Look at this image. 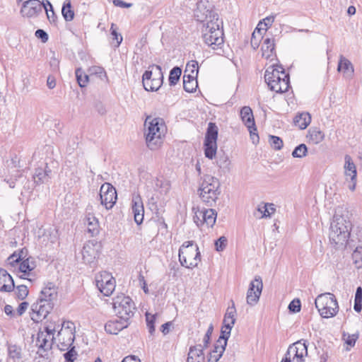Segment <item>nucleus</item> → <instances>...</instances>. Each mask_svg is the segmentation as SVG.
Returning a JSON list of instances; mask_svg holds the SVG:
<instances>
[{
    "label": "nucleus",
    "instance_id": "f257e3e1",
    "mask_svg": "<svg viewBox=\"0 0 362 362\" xmlns=\"http://www.w3.org/2000/svg\"><path fill=\"white\" fill-rule=\"evenodd\" d=\"M57 298V288L52 283H48L41 291L38 300L32 305L31 319L36 322L42 321L51 312Z\"/></svg>",
    "mask_w": 362,
    "mask_h": 362
},
{
    "label": "nucleus",
    "instance_id": "f03ea898",
    "mask_svg": "<svg viewBox=\"0 0 362 362\" xmlns=\"http://www.w3.org/2000/svg\"><path fill=\"white\" fill-rule=\"evenodd\" d=\"M144 135L147 147L152 151L158 149L163 142L167 127L163 119L147 117L144 122Z\"/></svg>",
    "mask_w": 362,
    "mask_h": 362
},
{
    "label": "nucleus",
    "instance_id": "7ed1b4c3",
    "mask_svg": "<svg viewBox=\"0 0 362 362\" xmlns=\"http://www.w3.org/2000/svg\"><path fill=\"white\" fill-rule=\"evenodd\" d=\"M264 79L270 90L277 93H285L290 87L289 75L280 65L269 66L265 71Z\"/></svg>",
    "mask_w": 362,
    "mask_h": 362
},
{
    "label": "nucleus",
    "instance_id": "20e7f679",
    "mask_svg": "<svg viewBox=\"0 0 362 362\" xmlns=\"http://www.w3.org/2000/svg\"><path fill=\"white\" fill-rule=\"evenodd\" d=\"M219 180L211 175H204L199 180L198 192L200 199L209 206H213L221 194Z\"/></svg>",
    "mask_w": 362,
    "mask_h": 362
},
{
    "label": "nucleus",
    "instance_id": "39448f33",
    "mask_svg": "<svg viewBox=\"0 0 362 362\" xmlns=\"http://www.w3.org/2000/svg\"><path fill=\"white\" fill-rule=\"evenodd\" d=\"M351 224L341 216L335 215L330 226L329 241L336 247L346 245L350 236Z\"/></svg>",
    "mask_w": 362,
    "mask_h": 362
},
{
    "label": "nucleus",
    "instance_id": "423d86ee",
    "mask_svg": "<svg viewBox=\"0 0 362 362\" xmlns=\"http://www.w3.org/2000/svg\"><path fill=\"white\" fill-rule=\"evenodd\" d=\"M178 257L180 264L191 269L197 267L201 261L199 247L192 240L186 241L181 245Z\"/></svg>",
    "mask_w": 362,
    "mask_h": 362
},
{
    "label": "nucleus",
    "instance_id": "0eeeda50",
    "mask_svg": "<svg viewBox=\"0 0 362 362\" xmlns=\"http://www.w3.org/2000/svg\"><path fill=\"white\" fill-rule=\"evenodd\" d=\"M221 22L218 20L203 25L202 39L206 45L213 49L219 48L223 43V32L220 28Z\"/></svg>",
    "mask_w": 362,
    "mask_h": 362
},
{
    "label": "nucleus",
    "instance_id": "6e6552de",
    "mask_svg": "<svg viewBox=\"0 0 362 362\" xmlns=\"http://www.w3.org/2000/svg\"><path fill=\"white\" fill-rule=\"evenodd\" d=\"M315 307L324 318L332 317L339 311V305L334 295L326 293L319 295L315 301Z\"/></svg>",
    "mask_w": 362,
    "mask_h": 362
},
{
    "label": "nucleus",
    "instance_id": "1a4fd4ad",
    "mask_svg": "<svg viewBox=\"0 0 362 362\" xmlns=\"http://www.w3.org/2000/svg\"><path fill=\"white\" fill-rule=\"evenodd\" d=\"M163 74L161 66L159 65H151L142 76L144 88L147 91H156L162 86Z\"/></svg>",
    "mask_w": 362,
    "mask_h": 362
},
{
    "label": "nucleus",
    "instance_id": "9d476101",
    "mask_svg": "<svg viewBox=\"0 0 362 362\" xmlns=\"http://www.w3.org/2000/svg\"><path fill=\"white\" fill-rule=\"evenodd\" d=\"M112 300L113 309L117 317L129 321L136 309L133 300L124 294L117 296Z\"/></svg>",
    "mask_w": 362,
    "mask_h": 362
},
{
    "label": "nucleus",
    "instance_id": "9b49d317",
    "mask_svg": "<svg viewBox=\"0 0 362 362\" xmlns=\"http://www.w3.org/2000/svg\"><path fill=\"white\" fill-rule=\"evenodd\" d=\"M194 18L204 24L218 21V14L213 10L212 5L206 1H199L194 11Z\"/></svg>",
    "mask_w": 362,
    "mask_h": 362
},
{
    "label": "nucleus",
    "instance_id": "f8f14e48",
    "mask_svg": "<svg viewBox=\"0 0 362 362\" xmlns=\"http://www.w3.org/2000/svg\"><path fill=\"white\" fill-rule=\"evenodd\" d=\"M218 130L215 123H209L204 141V150L205 156L211 160L215 157L217 151Z\"/></svg>",
    "mask_w": 362,
    "mask_h": 362
},
{
    "label": "nucleus",
    "instance_id": "ddd939ff",
    "mask_svg": "<svg viewBox=\"0 0 362 362\" xmlns=\"http://www.w3.org/2000/svg\"><path fill=\"white\" fill-rule=\"evenodd\" d=\"M305 341L300 340L290 346L281 362H303L308 355Z\"/></svg>",
    "mask_w": 362,
    "mask_h": 362
},
{
    "label": "nucleus",
    "instance_id": "4468645a",
    "mask_svg": "<svg viewBox=\"0 0 362 362\" xmlns=\"http://www.w3.org/2000/svg\"><path fill=\"white\" fill-rule=\"evenodd\" d=\"M74 325L73 322H67L62 324V327L58 332V347L61 351H66L73 346L75 339Z\"/></svg>",
    "mask_w": 362,
    "mask_h": 362
},
{
    "label": "nucleus",
    "instance_id": "2eb2a0df",
    "mask_svg": "<svg viewBox=\"0 0 362 362\" xmlns=\"http://www.w3.org/2000/svg\"><path fill=\"white\" fill-rule=\"evenodd\" d=\"M240 114L243 122L248 129L252 143L255 144H257L259 137L257 134L252 109L249 106H244L241 108Z\"/></svg>",
    "mask_w": 362,
    "mask_h": 362
},
{
    "label": "nucleus",
    "instance_id": "dca6fc26",
    "mask_svg": "<svg viewBox=\"0 0 362 362\" xmlns=\"http://www.w3.org/2000/svg\"><path fill=\"white\" fill-rule=\"evenodd\" d=\"M96 286L105 296H110L115 288V280L110 273L103 272L95 277Z\"/></svg>",
    "mask_w": 362,
    "mask_h": 362
},
{
    "label": "nucleus",
    "instance_id": "f3484780",
    "mask_svg": "<svg viewBox=\"0 0 362 362\" xmlns=\"http://www.w3.org/2000/svg\"><path fill=\"white\" fill-rule=\"evenodd\" d=\"M100 203L106 209H111L116 203L117 195L115 188L108 182H105L100 189Z\"/></svg>",
    "mask_w": 362,
    "mask_h": 362
},
{
    "label": "nucleus",
    "instance_id": "a211bd4d",
    "mask_svg": "<svg viewBox=\"0 0 362 362\" xmlns=\"http://www.w3.org/2000/svg\"><path fill=\"white\" fill-rule=\"evenodd\" d=\"M231 305L229 306L224 315L223 326L221 327V334L220 339L227 341L230 335L231 329L235 322L236 309L233 300H231Z\"/></svg>",
    "mask_w": 362,
    "mask_h": 362
},
{
    "label": "nucleus",
    "instance_id": "6ab92c4d",
    "mask_svg": "<svg viewBox=\"0 0 362 362\" xmlns=\"http://www.w3.org/2000/svg\"><path fill=\"white\" fill-rule=\"evenodd\" d=\"M44 6V0H27L23 2L20 13L24 18H36L42 12Z\"/></svg>",
    "mask_w": 362,
    "mask_h": 362
},
{
    "label": "nucleus",
    "instance_id": "aec40b11",
    "mask_svg": "<svg viewBox=\"0 0 362 362\" xmlns=\"http://www.w3.org/2000/svg\"><path fill=\"white\" fill-rule=\"evenodd\" d=\"M216 217L217 213L216 210L213 209H202L195 212L194 220L197 226H206L207 228H211L216 223Z\"/></svg>",
    "mask_w": 362,
    "mask_h": 362
},
{
    "label": "nucleus",
    "instance_id": "412c9836",
    "mask_svg": "<svg viewBox=\"0 0 362 362\" xmlns=\"http://www.w3.org/2000/svg\"><path fill=\"white\" fill-rule=\"evenodd\" d=\"M344 174L347 187L351 191H354L356 185L357 171L356 165L349 155L344 157Z\"/></svg>",
    "mask_w": 362,
    "mask_h": 362
},
{
    "label": "nucleus",
    "instance_id": "4be33fe9",
    "mask_svg": "<svg viewBox=\"0 0 362 362\" xmlns=\"http://www.w3.org/2000/svg\"><path fill=\"white\" fill-rule=\"evenodd\" d=\"M263 283L259 276H256L250 285L247 292V303L251 306L256 305L262 293Z\"/></svg>",
    "mask_w": 362,
    "mask_h": 362
},
{
    "label": "nucleus",
    "instance_id": "5701e85b",
    "mask_svg": "<svg viewBox=\"0 0 362 362\" xmlns=\"http://www.w3.org/2000/svg\"><path fill=\"white\" fill-rule=\"evenodd\" d=\"M101 245L95 240L86 242L82 250L83 260L86 264H92L98 257Z\"/></svg>",
    "mask_w": 362,
    "mask_h": 362
},
{
    "label": "nucleus",
    "instance_id": "b1692460",
    "mask_svg": "<svg viewBox=\"0 0 362 362\" xmlns=\"http://www.w3.org/2000/svg\"><path fill=\"white\" fill-rule=\"evenodd\" d=\"M54 332L55 329L49 327H46L45 331L38 332L36 341L37 346L43 350L50 349L53 343Z\"/></svg>",
    "mask_w": 362,
    "mask_h": 362
},
{
    "label": "nucleus",
    "instance_id": "393cba45",
    "mask_svg": "<svg viewBox=\"0 0 362 362\" xmlns=\"http://www.w3.org/2000/svg\"><path fill=\"white\" fill-rule=\"evenodd\" d=\"M36 265L33 260L30 258L22 261L19 264V272L22 273L20 277L24 279H27L32 282L37 278V275L33 272Z\"/></svg>",
    "mask_w": 362,
    "mask_h": 362
},
{
    "label": "nucleus",
    "instance_id": "a878e982",
    "mask_svg": "<svg viewBox=\"0 0 362 362\" xmlns=\"http://www.w3.org/2000/svg\"><path fill=\"white\" fill-rule=\"evenodd\" d=\"M132 211L135 222L139 225L143 222L144 208L142 199L139 194H134L132 200Z\"/></svg>",
    "mask_w": 362,
    "mask_h": 362
},
{
    "label": "nucleus",
    "instance_id": "bb28decb",
    "mask_svg": "<svg viewBox=\"0 0 362 362\" xmlns=\"http://www.w3.org/2000/svg\"><path fill=\"white\" fill-rule=\"evenodd\" d=\"M129 326V321L123 318H115L107 321L105 325V330L109 334H117L120 331Z\"/></svg>",
    "mask_w": 362,
    "mask_h": 362
},
{
    "label": "nucleus",
    "instance_id": "cd10ccee",
    "mask_svg": "<svg viewBox=\"0 0 362 362\" xmlns=\"http://www.w3.org/2000/svg\"><path fill=\"white\" fill-rule=\"evenodd\" d=\"M226 344L227 341L219 338L214 344V349L209 354L207 358L208 362H218L225 351Z\"/></svg>",
    "mask_w": 362,
    "mask_h": 362
},
{
    "label": "nucleus",
    "instance_id": "c85d7f7f",
    "mask_svg": "<svg viewBox=\"0 0 362 362\" xmlns=\"http://www.w3.org/2000/svg\"><path fill=\"white\" fill-rule=\"evenodd\" d=\"M14 288V281L11 276L3 269H0V291L11 292Z\"/></svg>",
    "mask_w": 362,
    "mask_h": 362
},
{
    "label": "nucleus",
    "instance_id": "c756f323",
    "mask_svg": "<svg viewBox=\"0 0 362 362\" xmlns=\"http://www.w3.org/2000/svg\"><path fill=\"white\" fill-rule=\"evenodd\" d=\"M262 55L267 59L273 61L276 58L274 41L270 38H266L262 46Z\"/></svg>",
    "mask_w": 362,
    "mask_h": 362
},
{
    "label": "nucleus",
    "instance_id": "7c9ffc66",
    "mask_svg": "<svg viewBox=\"0 0 362 362\" xmlns=\"http://www.w3.org/2000/svg\"><path fill=\"white\" fill-rule=\"evenodd\" d=\"M337 71L342 72L344 77L351 78L354 75V69L351 62L343 55H340L337 66Z\"/></svg>",
    "mask_w": 362,
    "mask_h": 362
},
{
    "label": "nucleus",
    "instance_id": "2f4dec72",
    "mask_svg": "<svg viewBox=\"0 0 362 362\" xmlns=\"http://www.w3.org/2000/svg\"><path fill=\"white\" fill-rule=\"evenodd\" d=\"M201 344L192 346L189 348L187 362H204V354Z\"/></svg>",
    "mask_w": 362,
    "mask_h": 362
},
{
    "label": "nucleus",
    "instance_id": "473e14b6",
    "mask_svg": "<svg viewBox=\"0 0 362 362\" xmlns=\"http://www.w3.org/2000/svg\"><path fill=\"white\" fill-rule=\"evenodd\" d=\"M84 223L87 226L88 233L91 236H95L99 233V222L93 214L88 213L86 214Z\"/></svg>",
    "mask_w": 362,
    "mask_h": 362
},
{
    "label": "nucleus",
    "instance_id": "72a5a7b5",
    "mask_svg": "<svg viewBox=\"0 0 362 362\" xmlns=\"http://www.w3.org/2000/svg\"><path fill=\"white\" fill-rule=\"evenodd\" d=\"M325 133L318 127H311L308 129L306 138L312 144H319L325 139Z\"/></svg>",
    "mask_w": 362,
    "mask_h": 362
},
{
    "label": "nucleus",
    "instance_id": "f704fd0d",
    "mask_svg": "<svg viewBox=\"0 0 362 362\" xmlns=\"http://www.w3.org/2000/svg\"><path fill=\"white\" fill-rule=\"evenodd\" d=\"M293 122L300 129H305L311 122V116L308 112L300 113L294 117Z\"/></svg>",
    "mask_w": 362,
    "mask_h": 362
},
{
    "label": "nucleus",
    "instance_id": "c9c22d12",
    "mask_svg": "<svg viewBox=\"0 0 362 362\" xmlns=\"http://www.w3.org/2000/svg\"><path fill=\"white\" fill-rule=\"evenodd\" d=\"M8 355L13 362H21L23 358L21 347L16 344H9L8 346Z\"/></svg>",
    "mask_w": 362,
    "mask_h": 362
},
{
    "label": "nucleus",
    "instance_id": "e433bc0d",
    "mask_svg": "<svg viewBox=\"0 0 362 362\" xmlns=\"http://www.w3.org/2000/svg\"><path fill=\"white\" fill-rule=\"evenodd\" d=\"M260 214L259 218H269L276 211L275 206L272 203L259 204L257 209Z\"/></svg>",
    "mask_w": 362,
    "mask_h": 362
},
{
    "label": "nucleus",
    "instance_id": "4c0bfd02",
    "mask_svg": "<svg viewBox=\"0 0 362 362\" xmlns=\"http://www.w3.org/2000/svg\"><path fill=\"white\" fill-rule=\"evenodd\" d=\"M198 86L197 77L183 76V88L186 92L192 93Z\"/></svg>",
    "mask_w": 362,
    "mask_h": 362
},
{
    "label": "nucleus",
    "instance_id": "58836bf2",
    "mask_svg": "<svg viewBox=\"0 0 362 362\" xmlns=\"http://www.w3.org/2000/svg\"><path fill=\"white\" fill-rule=\"evenodd\" d=\"M276 15H270L259 22L257 28L262 32L265 33L273 24Z\"/></svg>",
    "mask_w": 362,
    "mask_h": 362
},
{
    "label": "nucleus",
    "instance_id": "ea45409f",
    "mask_svg": "<svg viewBox=\"0 0 362 362\" xmlns=\"http://www.w3.org/2000/svg\"><path fill=\"white\" fill-rule=\"evenodd\" d=\"M198 71V62L195 60H191L187 64L184 74H187V76L197 77Z\"/></svg>",
    "mask_w": 362,
    "mask_h": 362
},
{
    "label": "nucleus",
    "instance_id": "a19ab883",
    "mask_svg": "<svg viewBox=\"0 0 362 362\" xmlns=\"http://www.w3.org/2000/svg\"><path fill=\"white\" fill-rule=\"evenodd\" d=\"M34 181L37 184L44 183L48 181L49 175L47 171L42 168H37L35 170L33 175Z\"/></svg>",
    "mask_w": 362,
    "mask_h": 362
},
{
    "label": "nucleus",
    "instance_id": "79ce46f5",
    "mask_svg": "<svg viewBox=\"0 0 362 362\" xmlns=\"http://www.w3.org/2000/svg\"><path fill=\"white\" fill-rule=\"evenodd\" d=\"M182 74V70L178 66H175L173 68L169 74V84L170 86H175L177 84V83L179 81L180 76Z\"/></svg>",
    "mask_w": 362,
    "mask_h": 362
},
{
    "label": "nucleus",
    "instance_id": "37998d69",
    "mask_svg": "<svg viewBox=\"0 0 362 362\" xmlns=\"http://www.w3.org/2000/svg\"><path fill=\"white\" fill-rule=\"evenodd\" d=\"M353 262L357 269L362 268V246H357L352 253Z\"/></svg>",
    "mask_w": 362,
    "mask_h": 362
},
{
    "label": "nucleus",
    "instance_id": "c03bdc74",
    "mask_svg": "<svg viewBox=\"0 0 362 362\" xmlns=\"http://www.w3.org/2000/svg\"><path fill=\"white\" fill-rule=\"evenodd\" d=\"M62 13L66 21H71L74 19V13L71 9V3L69 1L64 4L62 9Z\"/></svg>",
    "mask_w": 362,
    "mask_h": 362
},
{
    "label": "nucleus",
    "instance_id": "a18cd8bd",
    "mask_svg": "<svg viewBox=\"0 0 362 362\" xmlns=\"http://www.w3.org/2000/svg\"><path fill=\"white\" fill-rule=\"evenodd\" d=\"M262 35L263 32H262L256 27V28L255 29L254 32L252 34L251 37V46L253 47L254 49L258 48L260 40L263 38Z\"/></svg>",
    "mask_w": 362,
    "mask_h": 362
},
{
    "label": "nucleus",
    "instance_id": "49530a36",
    "mask_svg": "<svg viewBox=\"0 0 362 362\" xmlns=\"http://www.w3.org/2000/svg\"><path fill=\"white\" fill-rule=\"evenodd\" d=\"M44 4L45 6L43 8V10H45L48 20L50 22H54L56 19V16L52 4L48 0H44Z\"/></svg>",
    "mask_w": 362,
    "mask_h": 362
},
{
    "label": "nucleus",
    "instance_id": "de8ad7c7",
    "mask_svg": "<svg viewBox=\"0 0 362 362\" xmlns=\"http://www.w3.org/2000/svg\"><path fill=\"white\" fill-rule=\"evenodd\" d=\"M308 148L305 144H301L297 146L292 152L293 158H302L307 155Z\"/></svg>",
    "mask_w": 362,
    "mask_h": 362
},
{
    "label": "nucleus",
    "instance_id": "09e8293b",
    "mask_svg": "<svg viewBox=\"0 0 362 362\" xmlns=\"http://www.w3.org/2000/svg\"><path fill=\"white\" fill-rule=\"evenodd\" d=\"M157 317V314L151 315V313H146V321L148 332L151 334H153L155 332L154 323Z\"/></svg>",
    "mask_w": 362,
    "mask_h": 362
},
{
    "label": "nucleus",
    "instance_id": "8fccbe9b",
    "mask_svg": "<svg viewBox=\"0 0 362 362\" xmlns=\"http://www.w3.org/2000/svg\"><path fill=\"white\" fill-rule=\"evenodd\" d=\"M77 82L80 87H85L88 81V76L86 74H83L81 69H77L75 71Z\"/></svg>",
    "mask_w": 362,
    "mask_h": 362
},
{
    "label": "nucleus",
    "instance_id": "3c124183",
    "mask_svg": "<svg viewBox=\"0 0 362 362\" xmlns=\"http://www.w3.org/2000/svg\"><path fill=\"white\" fill-rule=\"evenodd\" d=\"M269 141L271 146L275 150H281L284 145L282 139L276 136H269Z\"/></svg>",
    "mask_w": 362,
    "mask_h": 362
},
{
    "label": "nucleus",
    "instance_id": "603ef678",
    "mask_svg": "<svg viewBox=\"0 0 362 362\" xmlns=\"http://www.w3.org/2000/svg\"><path fill=\"white\" fill-rule=\"evenodd\" d=\"M115 27V24L112 23L111 28H110L111 35L112 36V40L116 41V44L115 46L116 47H118L120 45V44L122 43L123 38H122V36L121 35V34L117 31V29Z\"/></svg>",
    "mask_w": 362,
    "mask_h": 362
},
{
    "label": "nucleus",
    "instance_id": "864d4df0",
    "mask_svg": "<svg viewBox=\"0 0 362 362\" xmlns=\"http://www.w3.org/2000/svg\"><path fill=\"white\" fill-rule=\"evenodd\" d=\"M28 294V288L25 285H20L16 287V295L20 300H23Z\"/></svg>",
    "mask_w": 362,
    "mask_h": 362
},
{
    "label": "nucleus",
    "instance_id": "5fc2aeb1",
    "mask_svg": "<svg viewBox=\"0 0 362 362\" xmlns=\"http://www.w3.org/2000/svg\"><path fill=\"white\" fill-rule=\"evenodd\" d=\"M68 349V351L64 354L65 362H74L76 358L77 353L75 351V347L71 346Z\"/></svg>",
    "mask_w": 362,
    "mask_h": 362
},
{
    "label": "nucleus",
    "instance_id": "6e6d98bb",
    "mask_svg": "<svg viewBox=\"0 0 362 362\" xmlns=\"http://www.w3.org/2000/svg\"><path fill=\"white\" fill-rule=\"evenodd\" d=\"M358 339V334H343V339L344 340L345 343L349 345L350 347H352L355 345L356 341Z\"/></svg>",
    "mask_w": 362,
    "mask_h": 362
},
{
    "label": "nucleus",
    "instance_id": "4d7b16f0",
    "mask_svg": "<svg viewBox=\"0 0 362 362\" xmlns=\"http://www.w3.org/2000/svg\"><path fill=\"white\" fill-rule=\"evenodd\" d=\"M227 238L224 236L220 237L215 242L216 250L218 252L223 251L227 245Z\"/></svg>",
    "mask_w": 362,
    "mask_h": 362
},
{
    "label": "nucleus",
    "instance_id": "13d9d810",
    "mask_svg": "<svg viewBox=\"0 0 362 362\" xmlns=\"http://www.w3.org/2000/svg\"><path fill=\"white\" fill-rule=\"evenodd\" d=\"M300 301L298 299L293 300L288 305V309L292 313H298L300 310Z\"/></svg>",
    "mask_w": 362,
    "mask_h": 362
},
{
    "label": "nucleus",
    "instance_id": "bf43d9fd",
    "mask_svg": "<svg viewBox=\"0 0 362 362\" xmlns=\"http://www.w3.org/2000/svg\"><path fill=\"white\" fill-rule=\"evenodd\" d=\"M213 329H214L213 325L211 324L209 325V327H208V329H207V331L204 335V337L203 339V346H202L203 349L207 347V346L209 343L211 335L213 332Z\"/></svg>",
    "mask_w": 362,
    "mask_h": 362
},
{
    "label": "nucleus",
    "instance_id": "052dcab7",
    "mask_svg": "<svg viewBox=\"0 0 362 362\" xmlns=\"http://www.w3.org/2000/svg\"><path fill=\"white\" fill-rule=\"evenodd\" d=\"M35 35L38 39H40L42 42H47L48 38H49L47 33L45 30H43L42 29L37 30L35 31Z\"/></svg>",
    "mask_w": 362,
    "mask_h": 362
},
{
    "label": "nucleus",
    "instance_id": "680f3d73",
    "mask_svg": "<svg viewBox=\"0 0 362 362\" xmlns=\"http://www.w3.org/2000/svg\"><path fill=\"white\" fill-rule=\"evenodd\" d=\"M28 305L29 304L27 302H22L20 303L16 310L18 315L21 316L28 309Z\"/></svg>",
    "mask_w": 362,
    "mask_h": 362
},
{
    "label": "nucleus",
    "instance_id": "e2e57ef3",
    "mask_svg": "<svg viewBox=\"0 0 362 362\" xmlns=\"http://www.w3.org/2000/svg\"><path fill=\"white\" fill-rule=\"evenodd\" d=\"M113 4L115 6L121 8H130L132 6V4L126 3L122 0H113Z\"/></svg>",
    "mask_w": 362,
    "mask_h": 362
},
{
    "label": "nucleus",
    "instance_id": "0e129e2a",
    "mask_svg": "<svg viewBox=\"0 0 362 362\" xmlns=\"http://www.w3.org/2000/svg\"><path fill=\"white\" fill-rule=\"evenodd\" d=\"M47 86L49 89H53L56 86V80L54 76H49L47 77Z\"/></svg>",
    "mask_w": 362,
    "mask_h": 362
},
{
    "label": "nucleus",
    "instance_id": "69168bd1",
    "mask_svg": "<svg viewBox=\"0 0 362 362\" xmlns=\"http://www.w3.org/2000/svg\"><path fill=\"white\" fill-rule=\"evenodd\" d=\"M122 362H141V360L136 356H127L123 358Z\"/></svg>",
    "mask_w": 362,
    "mask_h": 362
},
{
    "label": "nucleus",
    "instance_id": "338daca9",
    "mask_svg": "<svg viewBox=\"0 0 362 362\" xmlns=\"http://www.w3.org/2000/svg\"><path fill=\"white\" fill-rule=\"evenodd\" d=\"M354 301L362 302V288L360 286L356 288Z\"/></svg>",
    "mask_w": 362,
    "mask_h": 362
},
{
    "label": "nucleus",
    "instance_id": "774afa93",
    "mask_svg": "<svg viewBox=\"0 0 362 362\" xmlns=\"http://www.w3.org/2000/svg\"><path fill=\"white\" fill-rule=\"evenodd\" d=\"M172 325L171 322H168L166 323H164L161 326V332L163 333V334H167L169 332V329L170 326Z\"/></svg>",
    "mask_w": 362,
    "mask_h": 362
}]
</instances>
